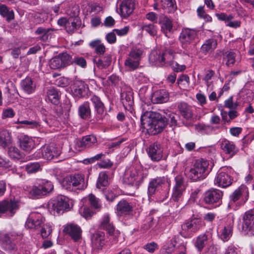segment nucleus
Here are the masks:
<instances>
[{
    "instance_id": "obj_63",
    "label": "nucleus",
    "mask_w": 254,
    "mask_h": 254,
    "mask_svg": "<svg viewBox=\"0 0 254 254\" xmlns=\"http://www.w3.org/2000/svg\"><path fill=\"white\" fill-rule=\"evenodd\" d=\"M15 115L13 110L10 108L3 109L2 114V118L6 119L8 118H12Z\"/></svg>"
},
{
    "instance_id": "obj_16",
    "label": "nucleus",
    "mask_w": 254,
    "mask_h": 254,
    "mask_svg": "<svg viewBox=\"0 0 254 254\" xmlns=\"http://www.w3.org/2000/svg\"><path fill=\"white\" fill-rule=\"evenodd\" d=\"M227 168H223L219 170L215 177L214 184L221 188H226L232 183V179L226 172Z\"/></svg>"
},
{
    "instance_id": "obj_57",
    "label": "nucleus",
    "mask_w": 254,
    "mask_h": 254,
    "mask_svg": "<svg viewBox=\"0 0 254 254\" xmlns=\"http://www.w3.org/2000/svg\"><path fill=\"white\" fill-rule=\"evenodd\" d=\"M207 237L205 235H202L198 236L195 242V247L198 251H201L205 245Z\"/></svg>"
},
{
    "instance_id": "obj_53",
    "label": "nucleus",
    "mask_w": 254,
    "mask_h": 254,
    "mask_svg": "<svg viewBox=\"0 0 254 254\" xmlns=\"http://www.w3.org/2000/svg\"><path fill=\"white\" fill-rule=\"evenodd\" d=\"M47 96L49 100L53 103L57 104L59 99L58 92L54 88H51L47 91Z\"/></svg>"
},
{
    "instance_id": "obj_17",
    "label": "nucleus",
    "mask_w": 254,
    "mask_h": 254,
    "mask_svg": "<svg viewBox=\"0 0 254 254\" xmlns=\"http://www.w3.org/2000/svg\"><path fill=\"white\" fill-rule=\"evenodd\" d=\"M163 150L162 145L155 142L149 145L147 149V152L152 161L158 162L163 158Z\"/></svg>"
},
{
    "instance_id": "obj_15",
    "label": "nucleus",
    "mask_w": 254,
    "mask_h": 254,
    "mask_svg": "<svg viewBox=\"0 0 254 254\" xmlns=\"http://www.w3.org/2000/svg\"><path fill=\"white\" fill-rule=\"evenodd\" d=\"M242 231L249 236L254 235V212L249 211L243 216Z\"/></svg>"
},
{
    "instance_id": "obj_50",
    "label": "nucleus",
    "mask_w": 254,
    "mask_h": 254,
    "mask_svg": "<svg viewBox=\"0 0 254 254\" xmlns=\"http://www.w3.org/2000/svg\"><path fill=\"white\" fill-rule=\"evenodd\" d=\"M184 191V190H173L171 200L177 203L176 206L177 207L181 204L183 200Z\"/></svg>"
},
{
    "instance_id": "obj_46",
    "label": "nucleus",
    "mask_w": 254,
    "mask_h": 254,
    "mask_svg": "<svg viewBox=\"0 0 254 254\" xmlns=\"http://www.w3.org/2000/svg\"><path fill=\"white\" fill-rule=\"evenodd\" d=\"M236 53L231 51H228L223 54V59L226 61V65L227 66L233 65L236 62Z\"/></svg>"
},
{
    "instance_id": "obj_10",
    "label": "nucleus",
    "mask_w": 254,
    "mask_h": 254,
    "mask_svg": "<svg viewBox=\"0 0 254 254\" xmlns=\"http://www.w3.org/2000/svg\"><path fill=\"white\" fill-rule=\"evenodd\" d=\"M61 153V148L56 145L51 144L44 146L38 150L35 154L36 157L42 158L47 160H51L54 158H57Z\"/></svg>"
},
{
    "instance_id": "obj_43",
    "label": "nucleus",
    "mask_w": 254,
    "mask_h": 254,
    "mask_svg": "<svg viewBox=\"0 0 254 254\" xmlns=\"http://www.w3.org/2000/svg\"><path fill=\"white\" fill-rule=\"evenodd\" d=\"M53 30L51 28H45L43 27H39L35 31V33L39 35V38L43 41H47L51 38L52 32Z\"/></svg>"
},
{
    "instance_id": "obj_11",
    "label": "nucleus",
    "mask_w": 254,
    "mask_h": 254,
    "mask_svg": "<svg viewBox=\"0 0 254 254\" xmlns=\"http://www.w3.org/2000/svg\"><path fill=\"white\" fill-rule=\"evenodd\" d=\"M135 5V0H119L117 11L123 18H127L133 13Z\"/></svg>"
},
{
    "instance_id": "obj_38",
    "label": "nucleus",
    "mask_w": 254,
    "mask_h": 254,
    "mask_svg": "<svg viewBox=\"0 0 254 254\" xmlns=\"http://www.w3.org/2000/svg\"><path fill=\"white\" fill-rule=\"evenodd\" d=\"M78 115L84 120H87L91 116V111L90 103L88 102H85L80 105L78 107Z\"/></svg>"
},
{
    "instance_id": "obj_29",
    "label": "nucleus",
    "mask_w": 254,
    "mask_h": 254,
    "mask_svg": "<svg viewBox=\"0 0 254 254\" xmlns=\"http://www.w3.org/2000/svg\"><path fill=\"white\" fill-rule=\"evenodd\" d=\"M112 57L110 55H99L94 59V62L96 66L99 69L107 68L111 64Z\"/></svg>"
},
{
    "instance_id": "obj_1",
    "label": "nucleus",
    "mask_w": 254,
    "mask_h": 254,
    "mask_svg": "<svg viewBox=\"0 0 254 254\" xmlns=\"http://www.w3.org/2000/svg\"><path fill=\"white\" fill-rule=\"evenodd\" d=\"M140 121L143 127L152 135L161 132L167 124L166 118L162 117L159 114L148 111L142 115Z\"/></svg>"
},
{
    "instance_id": "obj_26",
    "label": "nucleus",
    "mask_w": 254,
    "mask_h": 254,
    "mask_svg": "<svg viewBox=\"0 0 254 254\" xmlns=\"http://www.w3.org/2000/svg\"><path fill=\"white\" fill-rule=\"evenodd\" d=\"M64 231L71 237L75 242H78L81 239L82 230L80 227L76 224L67 225Z\"/></svg>"
},
{
    "instance_id": "obj_21",
    "label": "nucleus",
    "mask_w": 254,
    "mask_h": 254,
    "mask_svg": "<svg viewBox=\"0 0 254 254\" xmlns=\"http://www.w3.org/2000/svg\"><path fill=\"white\" fill-rule=\"evenodd\" d=\"M133 208L131 203L123 199L117 203L115 212L118 216H126L132 213Z\"/></svg>"
},
{
    "instance_id": "obj_40",
    "label": "nucleus",
    "mask_w": 254,
    "mask_h": 254,
    "mask_svg": "<svg viewBox=\"0 0 254 254\" xmlns=\"http://www.w3.org/2000/svg\"><path fill=\"white\" fill-rule=\"evenodd\" d=\"M11 143L10 132L6 129L0 130V146L5 148Z\"/></svg>"
},
{
    "instance_id": "obj_6",
    "label": "nucleus",
    "mask_w": 254,
    "mask_h": 254,
    "mask_svg": "<svg viewBox=\"0 0 254 254\" xmlns=\"http://www.w3.org/2000/svg\"><path fill=\"white\" fill-rule=\"evenodd\" d=\"M249 196L248 188L245 186H241L230 195L229 205H236V207H239L246 203L249 199Z\"/></svg>"
},
{
    "instance_id": "obj_35",
    "label": "nucleus",
    "mask_w": 254,
    "mask_h": 254,
    "mask_svg": "<svg viewBox=\"0 0 254 254\" xmlns=\"http://www.w3.org/2000/svg\"><path fill=\"white\" fill-rule=\"evenodd\" d=\"M19 145L21 149L26 151H30L34 148V140L27 135L21 136L19 138Z\"/></svg>"
},
{
    "instance_id": "obj_12",
    "label": "nucleus",
    "mask_w": 254,
    "mask_h": 254,
    "mask_svg": "<svg viewBox=\"0 0 254 254\" xmlns=\"http://www.w3.org/2000/svg\"><path fill=\"white\" fill-rule=\"evenodd\" d=\"M223 192L217 189H211L203 194V200L207 204L219 206L222 203Z\"/></svg>"
},
{
    "instance_id": "obj_19",
    "label": "nucleus",
    "mask_w": 254,
    "mask_h": 254,
    "mask_svg": "<svg viewBox=\"0 0 254 254\" xmlns=\"http://www.w3.org/2000/svg\"><path fill=\"white\" fill-rule=\"evenodd\" d=\"M201 221L197 218H193L185 222L182 225V234L185 233L191 235L196 232L201 227Z\"/></svg>"
},
{
    "instance_id": "obj_33",
    "label": "nucleus",
    "mask_w": 254,
    "mask_h": 254,
    "mask_svg": "<svg viewBox=\"0 0 254 254\" xmlns=\"http://www.w3.org/2000/svg\"><path fill=\"white\" fill-rule=\"evenodd\" d=\"M180 241L178 236H174L168 240L163 248V251L161 254H171L175 251V247Z\"/></svg>"
},
{
    "instance_id": "obj_4",
    "label": "nucleus",
    "mask_w": 254,
    "mask_h": 254,
    "mask_svg": "<svg viewBox=\"0 0 254 254\" xmlns=\"http://www.w3.org/2000/svg\"><path fill=\"white\" fill-rule=\"evenodd\" d=\"M147 176V173L132 167L126 171L123 178V182L125 184L137 188L143 182Z\"/></svg>"
},
{
    "instance_id": "obj_18",
    "label": "nucleus",
    "mask_w": 254,
    "mask_h": 254,
    "mask_svg": "<svg viewBox=\"0 0 254 254\" xmlns=\"http://www.w3.org/2000/svg\"><path fill=\"white\" fill-rule=\"evenodd\" d=\"M161 31L168 38H170L174 32L173 20L168 16L162 15L159 19Z\"/></svg>"
},
{
    "instance_id": "obj_58",
    "label": "nucleus",
    "mask_w": 254,
    "mask_h": 254,
    "mask_svg": "<svg viewBox=\"0 0 254 254\" xmlns=\"http://www.w3.org/2000/svg\"><path fill=\"white\" fill-rule=\"evenodd\" d=\"M215 15L218 19L224 21L226 24L228 21L232 20L234 18V16L232 14L228 15L223 12L216 13Z\"/></svg>"
},
{
    "instance_id": "obj_62",
    "label": "nucleus",
    "mask_w": 254,
    "mask_h": 254,
    "mask_svg": "<svg viewBox=\"0 0 254 254\" xmlns=\"http://www.w3.org/2000/svg\"><path fill=\"white\" fill-rule=\"evenodd\" d=\"M168 63L169 64L173 70L175 72H181L184 70L186 69V66L184 64L180 65L178 63L176 62L172 61L170 63L168 61Z\"/></svg>"
},
{
    "instance_id": "obj_14",
    "label": "nucleus",
    "mask_w": 254,
    "mask_h": 254,
    "mask_svg": "<svg viewBox=\"0 0 254 254\" xmlns=\"http://www.w3.org/2000/svg\"><path fill=\"white\" fill-rule=\"evenodd\" d=\"M197 36V32L194 29L185 28L182 30L179 40L183 48L190 49V44L194 41Z\"/></svg>"
},
{
    "instance_id": "obj_30",
    "label": "nucleus",
    "mask_w": 254,
    "mask_h": 254,
    "mask_svg": "<svg viewBox=\"0 0 254 254\" xmlns=\"http://www.w3.org/2000/svg\"><path fill=\"white\" fill-rule=\"evenodd\" d=\"M100 228L106 230L107 233L111 236L116 237L118 234L115 233V227L112 223L110 222V218L109 214H105L101 221L100 224Z\"/></svg>"
},
{
    "instance_id": "obj_64",
    "label": "nucleus",
    "mask_w": 254,
    "mask_h": 254,
    "mask_svg": "<svg viewBox=\"0 0 254 254\" xmlns=\"http://www.w3.org/2000/svg\"><path fill=\"white\" fill-rule=\"evenodd\" d=\"M238 104L237 103H233V97H230L227 100L225 101L224 106L229 109H235L237 108Z\"/></svg>"
},
{
    "instance_id": "obj_28",
    "label": "nucleus",
    "mask_w": 254,
    "mask_h": 254,
    "mask_svg": "<svg viewBox=\"0 0 254 254\" xmlns=\"http://www.w3.org/2000/svg\"><path fill=\"white\" fill-rule=\"evenodd\" d=\"M221 148L223 151L230 157H233L238 152V149L233 142L227 139L223 140L221 142Z\"/></svg>"
},
{
    "instance_id": "obj_59",
    "label": "nucleus",
    "mask_w": 254,
    "mask_h": 254,
    "mask_svg": "<svg viewBox=\"0 0 254 254\" xmlns=\"http://www.w3.org/2000/svg\"><path fill=\"white\" fill-rule=\"evenodd\" d=\"M41 230V235L43 238H47L52 233V230L50 225H43Z\"/></svg>"
},
{
    "instance_id": "obj_20",
    "label": "nucleus",
    "mask_w": 254,
    "mask_h": 254,
    "mask_svg": "<svg viewBox=\"0 0 254 254\" xmlns=\"http://www.w3.org/2000/svg\"><path fill=\"white\" fill-rule=\"evenodd\" d=\"M44 219L41 214L32 212L29 215L26 222V226L29 229H37L42 226Z\"/></svg>"
},
{
    "instance_id": "obj_44",
    "label": "nucleus",
    "mask_w": 254,
    "mask_h": 254,
    "mask_svg": "<svg viewBox=\"0 0 254 254\" xmlns=\"http://www.w3.org/2000/svg\"><path fill=\"white\" fill-rule=\"evenodd\" d=\"M89 46L95 50L96 54L101 55L103 54L105 51L106 48L100 40H95L90 42Z\"/></svg>"
},
{
    "instance_id": "obj_27",
    "label": "nucleus",
    "mask_w": 254,
    "mask_h": 254,
    "mask_svg": "<svg viewBox=\"0 0 254 254\" xmlns=\"http://www.w3.org/2000/svg\"><path fill=\"white\" fill-rule=\"evenodd\" d=\"M167 56L168 54L166 53L162 54L161 52L153 51L150 54L149 59L151 62L155 63L158 66H162L168 63V61H166Z\"/></svg>"
},
{
    "instance_id": "obj_36",
    "label": "nucleus",
    "mask_w": 254,
    "mask_h": 254,
    "mask_svg": "<svg viewBox=\"0 0 254 254\" xmlns=\"http://www.w3.org/2000/svg\"><path fill=\"white\" fill-rule=\"evenodd\" d=\"M91 243L96 248L99 249L104 245L105 234L102 231H97L91 236Z\"/></svg>"
},
{
    "instance_id": "obj_34",
    "label": "nucleus",
    "mask_w": 254,
    "mask_h": 254,
    "mask_svg": "<svg viewBox=\"0 0 254 254\" xmlns=\"http://www.w3.org/2000/svg\"><path fill=\"white\" fill-rule=\"evenodd\" d=\"M181 115L186 120H190L193 117L191 107L184 102L179 103L177 106Z\"/></svg>"
},
{
    "instance_id": "obj_47",
    "label": "nucleus",
    "mask_w": 254,
    "mask_h": 254,
    "mask_svg": "<svg viewBox=\"0 0 254 254\" xmlns=\"http://www.w3.org/2000/svg\"><path fill=\"white\" fill-rule=\"evenodd\" d=\"M7 153L8 156L14 160H19L21 159L24 155L23 153L15 146L9 147L8 149Z\"/></svg>"
},
{
    "instance_id": "obj_23",
    "label": "nucleus",
    "mask_w": 254,
    "mask_h": 254,
    "mask_svg": "<svg viewBox=\"0 0 254 254\" xmlns=\"http://www.w3.org/2000/svg\"><path fill=\"white\" fill-rule=\"evenodd\" d=\"M166 181V178L165 177H157L150 180L147 188V194L149 199L155 193L157 189L164 184Z\"/></svg>"
},
{
    "instance_id": "obj_45",
    "label": "nucleus",
    "mask_w": 254,
    "mask_h": 254,
    "mask_svg": "<svg viewBox=\"0 0 254 254\" xmlns=\"http://www.w3.org/2000/svg\"><path fill=\"white\" fill-rule=\"evenodd\" d=\"M109 177L105 172H101L99 173L96 187L98 189L107 186L109 184Z\"/></svg>"
},
{
    "instance_id": "obj_32",
    "label": "nucleus",
    "mask_w": 254,
    "mask_h": 254,
    "mask_svg": "<svg viewBox=\"0 0 254 254\" xmlns=\"http://www.w3.org/2000/svg\"><path fill=\"white\" fill-rule=\"evenodd\" d=\"M87 87L84 82L75 81L72 86V91L75 96L81 97L86 93Z\"/></svg>"
},
{
    "instance_id": "obj_7",
    "label": "nucleus",
    "mask_w": 254,
    "mask_h": 254,
    "mask_svg": "<svg viewBox=\"0 0 254 254\" xmlns=\"http://www.w3.org/2000/svg\"><path fill=\"white\" fill-rule=\"evenodd\" d=\"M62 185L64 189L69 190H72V187L82 190L87 186L85 182L84 176L82 174H75L66 177L64 179Z\"/></svg>"
},
{
    "instance_id": "obj_60",
    "label": "nucleus",
    "mask_w": 254,
    "mask_h": 254,
    "mask_svg": "<svg viewBox=\"0 0 254 254\" xmlns=\"http://www.w3.org/2000/svg\"><path fill=\"white\" fill-rule=\"evenodd\" d=\"M71 63L82 67H85L86 66V60L84 59V58L81 57H74V58L72 59Z\"/></svg>"
},
{
    "instance_id": "obj_54",
    "label": "nucleus",
    "mask_w": 254,
    "mask_h": 254,
    "mask_svg": "<svg viewBox=\"0 0 254 254\" xmlns=\"http://www.w3.org/2000/svg\"><path fill=\"white\" fill-rule=\"evenodd\" d=\"M175 185L173 190H185L184 178L182 175H178L175 177Z\"/></svg>"
},
{
    "instance_id": "obj_56",
    "label": "nucleus",
    "mask_w": 254,
    "mask_h": 254,
    "mask_svg": "<svg viewBox=\"0 0 254 254\" xmlns=\"http://www.w3.org/2000/svg\"><path fill=\"white\" fill-rule=\"evenodd\" d=\"M121 100L124 105L131 106L133 103V97L130 93L124 92L121 94Z\"/></svg>"
},
{
    "instance_id": "obj_39",
    "label": "nucleus",
    "mask_w": 254,
    "mask_h": 254,
    "mask_svg": "<svg viewBox=\"0 0 254 254\" xmlns=\"http://www.w3.org/2000/svg\"><path fill=\"white\" fill-rule=\"evenodd\" d=\"M21 85L23 90L28 94L33 93L36 89V84L30 77H26L23 80Z\"/></svg>"
},
{
    "instance_id": "obj_49",
    "label": "nucleus",
    "mask_w": 254,
    "mask_h": 254,
    "mask_svg": "<svg viewBox=\"0 0 254 254\" xmlns=\"http://www.w3.org/2000/svg\"><path fill=\"white\" fill-rule=\"evenodd\" d=\"M88 199L91 206L98 211H100L102 208V204L99 199L92 193H90L88 196Z\"/></svg>"
},
{
    "instance_id": "obj_5",
    "label": "nucleus",
    "mask_w": 254,
    "mask_h": 254,
    "mask_svg": "<svg viewBox=\"0 0 254 254\" xmlns=\"http://www.w3.org/2000/svg\"><path fill=\"white\" fill-rule=\"evenodd\" d=\"M70 200L64 195H59L52 200L49 203V208L54 215L63 214L70 209Z\"/></svg>"
},
{
    "instance_id": "obj_13",
    "label": "nucleus",
    "mask_w": 254,
    "mask_h": 254,
    "mask_svg": "<svg viewBox=\"0 0 254 254\" xmlns=\"http://www.w3.org/2000/svg\"><path fill=\"white\" fill-rule=\"evenodd\" d=\"M70 62V56L66 53H62L51 59L49 61V66L52 69H58L67 66Z\"/></svg>"
},
{
    "instance_id": "obj_22",
    "label": "nucleus",
    "mask_w": 254,
    "mask_h": 254,
    "mask_svg": "<svg viewBox=\"0 0 254 254\" xmlns=\"http://www.w3.org/2000/svg\"><path fill=\"white\" fill-rule=\"evenodd\" d=\"M91 101L94 105V107L96 111V121L99 122L104 119L107 116V112L105 110L103 103L101 101L100 98L96 96L92 97Z\"/></svg>"
},
{
    "instance_id": "obj_42",
    "label": "nucleus",
    "mask_w": 254,
    "mask_h": 254,
    "mask_svg": "<svg viewBox=\"0 0 254 254\" xmlns=\"http://www.w3.org/2000/svg\"><path fill=\"white\" fill-rule=\"evenodd\" d=\"M0 15L9 22L14 19V13L13 10L9 8L5 4L0 5Z\"/></svg>"
},
{
    "instance_id": "obj_31",
    "label": "nucleus",
    "mask_w": 254,
    "mask_h": 254,
    "mask_svg": "<svg viewBox=\"0 0 254 254\" xmlns=\"http://www.w3.org/2000/svg\"><path fill=\"white\" fill-rule=\"evenodd\" d=\"M169 99V94L165 89L157 90L152 96V101L154 104H161L167 102Z\"/></svg>"
},
{
    "instance_id": "obj_61",
    "label": "nucleus",
    "mask_w": 254,
    "mask_h": 254,
    "mask_svg": "<svg viewBox=\"0 0 254 254\" xmlns=\"http://www.w3.org/2000/svg\"><path fill=\"white\" fill-rule=\"evenodd\" d=\"M18 124L24 125L25 126H27L30 127L34 128L36 127L37 128L38 127H40L41 125L36 121H27V120H23V121H19L18 120L17 122Z\"/></svg>"
},
{
    "instance_id": "obj_37",
    "label": "nucleus",
    "mask_w": 254,
    "mask_h": 254,
    "mask_svg": "<svg viewBox=\"0 0 254 254\" xmlns=\"http://www.w3.org/2000/svg\"><path fill=\"white\" fill-rule=\"evenodd\" d=\"M217 41L216 40L211 38L206 40L201 47V51L204 54L213 52L217 47Z\"/></svg>"
},
{
    "instance_id": "obj_9",
    "label": "nucleus",
    "mask_w": 254,
    "mask_h": 254,
    "mask_svg": "<svg viewBox=\"0 0 254 254\" xmlns=\"http://www.w3.org/2000/svg\"><path fill=\"white\" fill-rule=\"evenodd\" d=\"M19 207V202L14 199H7L0 201V217H12Z\"/></svg>"
},
{
    "instance_id": "obj_48",
    "label": "nucleus",
    "mask_w": 254,
    "mask_h": 254,
    "mask_svg": "<svg viewBox=\"0 0 254 254\" xmlns=\"http://www.w3.org/2000/svg\"><path fill=\"white\" fill-rule=\"evenodd\" d=\"M233 233V226L228 224L224 227L220 234L221 239L223 241H227L232 236Z\"/></svg>"
},
{
    "instance_id": "obj_2",
    "label": "nucleus",
    "mask_w": 254,
    "mask_h": 254,
    "mask_svg": "<svg viewBox=\"0 0 254 254\" xmlns=\"http://www.w3.org/2000/svg\"><path fill=\"white\" fill-rule=\"evenodd\" d=\"M207 160L200 159L195 161L191 168L187 172L188 177L193 182L199 181L206 178L211 168L209 167Z\"/></svg>"
},
{
    "instance_id": "obj_52",
    "label": "nucleus",
    "mask_w": 254,
    "mask_h": 254,
    "mask_svg": "<svg viewBox=\"0 0 254 254\" xmlns=\"http://www.w3.org/2000/svg\"><path fill=\"white\" fill-rule=\"evenodd\" d=\"M141 29L152 36L156 35L157 33V26L152 23L143 24L141 26Z\"/></svg>"
},
{
    "instance_id": "obj_55",
    "label": "nucleus",
    "mask_w": 254,
    "mask_h": 254,
    "mask_svg": "<svg viewBox=\"0 0 254 254\" xmlns=\"http://www.w3.org/2000/svg\"><path fill=\"white\" fill-rule=\"evenodd\" d=\"M80 25V21L78 19H74L71 23L68 22L65 28L68 32L73 33L79 27Z\"/></svg>"
},
{
    "instance_id": "obj_51",
    "label": "nucleus",
    "mask_w": 254,
    "mask_h": 254,
    "mask_svg": "<svg viewBox=\"0 0 254 254\" xmlns=\"http://www.w3.org/2000/svg\"><path fill=\"white\" fill-rule=\"evenodd\" d=\"M25 168L28 174L35 173L42 170L41 165L39 162L28 163L25 165Z\"/></svg>"
},
{
    "instance_id": "obj_3",
    "label": "nucleus",
    "mask_w": 254,
    "mask_h": 254,
    "mask_svg": "<svg viewBox=\"0 0 254 254\" xmlns=\"http://www.w3.org/2000/svg\"><path fill=\"white\" fill-rule=\"evenodd\" d=\"M54 189L52 183L44 180H37L32 186L26 187L25 190L33 198H38L51 192Z\"/></svg>"
},
{
    "instance_id": "obj_25",
    "label": "nucleus",
    "mask_w": 254,
    "mask_h": 254,
    "mask_svg": "<svg viewBox=\"0 0 254 254\" xmlns=\"http://www.w3.org/2000/svg\"><path fill=\"white\" fill-rule=\"evenodd\" d=\"M97 143V138L94 135H86L77 141L76 147L81 149L88 148L95 145Z\"/></svg>"
},
{
    "instance_id": "obj_24",
    "label": "nucleus",
    "mask_w": 254,
    "mask_h": 254,
    "mask_svg": "<svg viewBox=\"0 0 254 254\" xmlns=\"http://www.w3.org/2000/svg\"><path fill=\"white\" fill-rule=\"evenodd\" d=\"M17 237L18 236L14 234H0V240L3 242L4 249L9 251L15 249L14 241Z\"/></svg>"
},
{
    "instance_id": "obj_8",
    "label": "nucleus",
    "mask_w": 254,
    "mask_h": 254,
    "mask_svg": "<svg viewBox=\"0 0 254 254\" xmlns=\"http://www.w3.org/2000/svg\"><path fill=\"white\" fill-rule=\"evenodd\" d=\"M142 53L143 51L141 49H132L125 61L126 68L129 71H133L137 69L140 64Z\"/></svg>"
},
{
    "instance_id": "obj_41",
    "label": "nucleus",
    "mask_w": 254,
    "mask_h": 254,
    "mask_svg": "<svg viewBox=\"0 0 254 254\" xmlns=\"http://www.w3.org/2000/svg\"><path fill=\"white\" fill-rule=\"evenodd\" d=\"M160 5L168 13L174 12L177 9L175 0H160Z\"/></svg>"
}]
</instances>
